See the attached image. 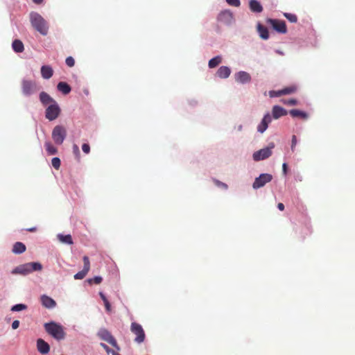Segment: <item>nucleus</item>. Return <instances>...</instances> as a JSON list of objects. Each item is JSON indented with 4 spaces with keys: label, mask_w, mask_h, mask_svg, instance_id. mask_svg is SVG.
<instances>
[{
    "label": "nucleus",
    "mask_w": 355,
    "mask_h": 355,
    "mask_svg": "<svg viewBox=\"0 0 355 355\" xmlns=\"http://www.w3.org/2000/svg\"><path fill=\"white\" fill-rule=\"evenodd\" d=\"M218 20L223 24H230L233 20L232 13L230 10H224L220 12Z\"/></svg>",
    "instance_id": "nucleus-12"
},
{
    "label": "nucleus",
    "mask_w": 355,
    "mask_h": 355,
    "mask_svg": "<svg viewBox=\"0 0 355 355\" xmlns=\"http://www.w3.org/2000/svg\"><path fill=\"white\" fill-rule=\"evenodd\" d=\"M82 150L86 154L89 153V152H90V147H89V144H83L82 145Z\"/></svg>",
    "instance_id": "nucleus-43"
},
{
    "label": "nucleus",
    "mask_w": 355,
    "mask_h": 355,
    "mask_svg": "<svg viewBox=\"0 0 355 355\" xmlns=\"http://www.w3.org/2000/svg\"><path fill=\"white\" fill-rule=\"evenodd\" d=\"M272 118L269 113L264 115L262 121L257 127L258 132L263 133L268 127V124L271 122Z\"/></svg>",
    "instance_id": "nucleus-14"
},
{
    "label": "nucleus",
    "mask_w": 355,
    "mask_h": 355,
    "mask_svg": "<svg viewBox=\"0 0 355 355\" xmlns=\"http://www.w3.org/2000/svg\"><path fill=\"white\" fill-rule=\"evenodd\" d=\"M26 308H27L26 305L23 304H18L14 305L11 308V311H21L26 309Z\"/></svg>",
    "instance_id": "nucleus-34"
},
{
    "label": "nucleus",
    "mask_w": 355,
    "mask_h": 355,
    "mask_svg": "<svg viewBox=\"0 0 355 355\" xmlns=\"http://www.w3.org/2000/svg\"><path fill=\"white\" fill-rule=\"evenodd\" d=\"M227 3L232 6L239 7L241 4L240 0H226Z\"/></svg>",
    "instance_id": "nucleus-41"
},
{
    "label": "nucleus",
    "mask_w": 355,
    "mask_h": 355,
    "mask_svg": "<svg viewBox=\"0 0 355 355\" xmlns=\"http://www.w3.org/2000/svg\"><path fill=\"white\" fill-rule=\"evenodd\" d=\"M57 88L60 92H61L63 94L65 95L68 94L71 90V88L69 86V85H68L65 82H60L57 85Z\"/></svg>",
    "instance_id": "nucleus-25"
},
{
    "label": "nucleus",
    "mask_w": 355,
    "mask_h": 355,
    "mask_svg": "<svg viewBox=\"0 0 355 355\" xmlns=\"http://www.w3.org/2000/svg\"><path fill=\"white\" fill-rule=\"evenodd\" d=\"M288 114L286 110L279 105H274L272 109V117L275 119L286 116Z\"/></svg>",
    "instance_id": "nucleus-16"
},
{
    "label": "nucleus",
    "mask_w": 355,
    "mask_h": 355,
    "mask_svg": "<svg viewBox=\"0 0 355 355\" xmlns=\"http://www.w3.org/2000/svg\"><path fill=\"white\" fill-rule=\"evenodd\" d=\"M51 164H52V166L55 169H59V168L60 167V164H61V162H60V158H58V157H53L52 159V160H51Z\"/></svg>",
    "instance_id": "nucleus-35"
},
{
    "label": "nucleus",
    "mask_w": 355,
    "mask_h": 355,
    "mask_svg": "<svg viewBox=\"0 0 355 355\" xmlns=\"http://www.w3.org/2000/svg\"><path fill=\"white\" fill-rule=\"evenodd\" d=\"M53 74V70L49 65H44L41 67V75L44 79H49Z\"/></svg>",
    "instance_id": "nucleus-20"
},
{
    "label": "nucleus",
    "mask_w": 355,
    "mask_h": 355,
    "mask_svg": "<svg viewBox=\"0 0 355 355\" xmlns=\"http://www.w3.org/2000/svg\"><path fill=\"white\" fill-rule=\"evenodd\" d=\"M83 260L84 263L83 269L74 275V279H83L87 275L90 269V262L88 257L84 256Z\"/></svg>",
    "instance_id": "nucleus-11"
},
{
    "label": "nucleus",
    "mask_w": 355,
    "mask_h": 355,
    "mask_svg": "<svg viewBox=\"0 0 355 355\" xmlns=\"http://www.w3.org/2000/svg\"><path fill=\"white\" fill-rule=\"evenodd\" d=\"M269 96L271 98H273V97H278V96H282V92H281V89L280 90H278V91H270L269 92Z\"/></svg>",
    "instance_id": "nucleus-39"
},
{
    "label": "nucleus",
    "mask_w": 355,
    "mask_h": 355,
    "mask_svg": "<svg viewBox=\"0 0 355 355\" xmlns=\"http://www.w3.org/2000/svg\"><path fill=\"white\" fill-rule=\"evenodd\" d=\"M284 15L291 22L295 23L297 21V17L295 14L286 12Z\"/></svg>",
    "instance_id": "nucleus-33"
},
{
    "label": "nucleus",
    "mask_w": 355,
    "mask_h": 355,
    "mask_svg": "<svg viewBox=\"0 0 355 355\" xmlns=\"http://www.w3.org/2000/svg\"><path fill=\"white\" fill-rule=\"evenodd\" d=\"M103 279L100 276L94 277V278L87 279V282L89 284H92V283H94L96 284H99L101 283Z\"/></svg>",
    "instance_id": "nucleus-36"
},
{
    "label": "nucleus",
    "mask_w": 355,
    "mask_h": 355,
    "mask_svg": "<svg viewBox=\"0 0 355 355\" xmlns=\"http://www.w3.org/2000/svg\"><path fill=\"white\" fill-rule=\"evenodd\" d=\"M281 101L284 104L289 105H295L297 104V101L295 99H293V98L289 99V100L282 99V100H281Z\"/></svg>",
    "instance_id": "nucleus-40"
},
{
    "label": "nucleus",
    "mask_w": 355,
    "mask_h": 355,
    "mask_svg": "<svg viewBox=\"0 0 355 355\" xmlns=\"http://www.w3.org/2000/svg\"><path fill=\"white\" fill-rule=\"evenodd\" d=\"M99 295H100L101 298L102 299V300L103 301V302L108 301L107 297H105V295L102 292L99 293Z\"/></svg>",
    "instance_id": "nucleus-48"
},
{
    "label": "nucleus",
    "mask_w": 355,
    "mask_h": 355,
    "mask_svg": "<svg viewBox=\"0 0 355 355\" xmlns=\"http://www.w3.org/2000/svg\"><path fill=\"white\" fill-rule=\"evenodd\" d=\"M257 31L259 33V36L263 39L267 40L269 37L268 31L266 27L263 26L261 24H258L257 25Z\"/></svg>",
    "instance_id": "nucleus-26"
},
{
    "label": "nucleus",
    "mask_w": 355,
    "mask_h": 355,
    "mask_svg": "<svg viewBox=\"0 0 355 355\" xmlns=\"http://www.w3.org/2000/svg\"><path fill=\"white\" fill-rule=\"evenodd\" d=\"M104 304H105L106 311L107 312H110L112 309H111V304L109 302V301H106L105 302H104Z\"/></svg>",
    "instance_id": "nucleus-45"
},
{
    "label": "nucleus",
    "mask_w": 355,
    "mask_h": 355,
    "mask_svg": "<svg viewBox=\"0 0 355 355\" xmlns=\"http://www.w3.org/2000/svg\"><path fill=\"white\" fill-rule=\"evenodd\" d=\"M291 116L296 118L299 117L302 119H308V114L305 112L301 111L300 110H291L289 112Z\"/></svg>",
    "instance_id": "nucleus-23"
},
{
    "label": "nucleus",
    "mask_w": 355,
    "mask_h": 355,
    "mask_svg": "<svg viewBox=\"0 0 355 355\" xmlns=\"http://www.w3.org/2000/svg\"><path fill=\"white\" fill-rule=\"evenodd\" d=\"M112 355H121L115 352H112Z\"/></svg>",
    "instance_id": "nucleus-54"
},
{
    "label": "nucleus",
    "mask_w": 355,
    "mask_h": 355,
    "mask_svg": "<svg viewBox=\"0 0 355 355\" xmlns=\"http://www.w3.org/2000/svg\"><path fill=\"white\" fill-rule=\"evenodd\" d=\"M235 80L238 83L245 84L251 81V76L248 72L241 71L235 74Z\"/></svg>",
    "instance_id": "nucleus-13"
},
{
    "label": "nucleus",
    "mask_w": 355,
    "mask_h": 355,
    "mask_svg": "<svg viewBox=\"0 0 355 355\" xmlns=\"http://www.w3.org/2000/svg\"><path fill=\"white\" fill-rule=\"evenodd\" d=\"M37 349L40 354H46L50 351V346L43 339L38 338L37 340Z\"/></svg>",
    "instance_id": "nucleus-15"
},
{
    "label": "nucleus",
    "mask_w": 355,
    "mask_h": 355,
    "mask_svg": "<svg viewBox=\"0 0 355 355\" xmlns=\"http://www.w3.org/2000/svg\"><path fill=\"white\" fill-rule=\"evenodd\" d=\"M44 146L49 155H55L58 153L57 148L51 142H46Z\"/></svg>",
    "instance_id": "nucleus-30"
},
{
    "label": "nucleus",
    "mask_w": 355,
    "mask_h": 355,
    "mask_svg": "<svg viewBox=\"0 0 355 355\" xmlns=\"http://www.w3.org/2000/svg\"><path fill=\"white\" fill-rule=\"evenodd\" d=\"M267 22L272 27L274 30L279 33L284 34L287 32L286 25L284 21L268 19Z\"/></svg>",
    "instance_id": "nucleus-8"
},
{
    "label": "nucleus",
    "mask_w": 355,
    "mask_h": 355,
    "mask_svg": "<svg viewBox=\"0 0 355 355\" xmlns=\"http://www.w3.org/2000/svg\"><path fill=\"white\" fill-rule=\"evenodd\" d=\"M272 180V175L269 173H262L258 178H256L252 187L254 189H259L266 185V183L270 182Z\"/></svg>",
    "instance_id": "nucleus-7"
},
{
    "label": "nucleus",
    "mask_w": 355,
    "mask_h": 355,
    "mask_svg": "<svg viewBox=\"0 0 355 355\" xmlns=\"http://www.w3.org/2000/svg\"><path fill=\"white\" fill-rule=\"evenodd\" d=\"M282 170H283V173L286 175L287 173V164L286 163L283 164Z\"/></svg>",
    "instance_id": "nucleus-50"
},
{
    "label": "nucleus",
    "mask_w": 355,
    "mask_h": 355,
    "mask_svg": "<svg viewBox=\"0 0 355 355\" xmlns=\"http://www.w3.org/2000/svg\"><path fill=\"white\" fill-rule=\"evenodd\" d=\"M46 332L53 338L61 340L65 338L66 333L64 327L55 322H46L44 324Z\"/></svg>",
    "instance_id": "nucleus-2"
},
{
    "label": "nucleus",
    "mask_w": 355,
    "mask_h": 355,
    "mask_svg": "<svg viewBox=\"0 0 355 355\" xmlns=\"http://www.w3.org/2000/svg\"><path fill=\"white\" fill-rule=\"evenodd\" d=\"M26 250V245L21 242H16L12 247V252L14 254H21Z\"/></svg>",
    "instance_id": "nucleus-22"
},
{
    "label": "nucleus",
    "mask_w": 355,
    "mask_h": 355,
    "mask_svg": "<svg viewBox=\"0 0 355 355\" xmlns=\"http://www.w3.org/2000/svg\"><path fill=\"white\" fill-rule=\"evenodd\" d=\"M297 87L295 85H291L281 89L282 95H288L295 93L297 91Z\"/></svg>",
    "instance_id": "nucleus-31"
},
{
    "label": "nucleus",
    "mask_w": 355,
    "mask_h": 355,
    "mask_svg": "<svg viewBox=\"0 0 355 355\" xmlns=\"http://www.w3.org/2000/svg\"><path fill=\"white\" fill-rule=\"evenodd\" d=\"M130 330L132 333L136 336V338H135V342L141 343L144 341L146 337L145 332L141 324L135 322H132Z\"/></svg>",
    "instance_id": "nucleus-5"
},
{
    "label": "nucleus",
    "mask_w": 355,
    "mask_h": 355,
    "mask_svg": "<svg viewBox=\"0 0 355 355\" xmlns=\"http://www.w3.org/2000/svg\"><path fill=\"white\" fill-rule=\"evenodd\" d=\"M65 62L66 64L69 67H73L75 64V60L71 56L67 57L66 58Z\"/></svg>",
    "instance_id": "nucleus-38"
},
{
    "label": "nucleus",
    "mask_w": 355,
    "mask_h": 355,
    "mask_svg": "<svg viewBox=\"0 0 355 355\" xmlns=\"http://www.w3.org/2000/svg\"><path fill=\"white\" fill-rule=\"evenodd\" d=\"M101 346L106 351L107 354H110L111 352L112 353V352H114L105 343H101Z\"/></svg>",
    "instance_id": "nucleus-44"
},
{
    "label": "nucleus",
    "mask_w": 355,
    "mask_h": 355,
    "mask_svg": "<svg viewBox=\"0 0 355 355\" xmlns=\"http://www.w3.org/2000/svg\"><path fill=\"white\" fill-rule=\"evenodd\" d=\"M59 241L63 243L71 245L73 243L72 237L70 234L63 235L62 234H59L57 236Z\"/></svg>",
    "instance_id": "nucleus-28"
},
{
    "label": "nucleus",
    "mask_w": 355,
    "mask_h": 355,
    "mask_svg": "<svg viewBox=\"0 0 355 355\" xmlns=\"http://www.w3.org/2000/svg\"><path fill=\"white\" fill-rule=\"evenodd\" d=\"M60 108L57 103L51 104L48 106L45 111V116L49 121L56 119L60 114Z\"/></svg>",
    "instance_id": "nucleus-6"
},
{
    "label": "nucleus",
    "mask_w": 355,
    "mask_h": 355,
    "mask_svg": "<svg viewBox=\"0 0 355 355\" xmlns=\"http://www.w3.org/2000/svg\"><path fill=\"white\" fill-rule=\"evenodd\" d=\"M98 336L101 339L107 342L113 347H117L116 340L107 329H101L98 331Z\"/></svg>",
    "instance_id": "nucleus-10"
},
{
    "label": "nucleus",
    "mask_w": 355,
    "mask_h": 355,
    "mask_svg": "<svg viewBox=\"0 0 355 355\" xmlns=\"http://www.w3.org/2000/svg\"><path fill=\"white\" fill-rule=\"evenodd\" d=\"M31 272V268H30L28 263L23 264V265H20V266H17V268H15L12 271V274H20V275H26Z\"/></svg>",
    "instance_id": "nucleus-17"
},
{
    "label": "nucleus",
    "mask_w": 355,
    "mask_h": 355,
    "mask_svg": "<svg viewBox=\"0 0 355 355\" xmlns=\"http://www.w3.org/2000/svg\"><path fill=\"white\" fill-rule=\"evenodd\" d=\"M67 136L66 128L62 125H56L52 131V139L58 145L63 143Z\"/></svg>",
    "instance_id": "nucleus-3"
},
{
    "label": "nucleus",
    "mask_w": 355,
    "mask_h": 355,
    "mask_svg": "<svg viewBox=\"0 0 355 355\" xmlns=\"http://www.w3.org/2000/svg\"><path fill=\"white\" fill-rule=\"evenodd\" d=\"M275 147L274 143L269 144L267 148H262L253 153V159L256 162L268 158L272 155V149Z\"/></svg>",
    "instance_id": "nucleus-4"
},
{
    "label": "nucleus",
    "mask_w": 355,
    "mask_h": 355,
    "mask_svg": "<svg viewBox=\"0 0 355 355\" xmlns=\"http://www.w3.org/2000/svg\"><path fill=\"white\" fill-rule=\"evenodd\" d=\"M99 295H100L101 298L102 299V300L103 301V302L108 301L107 297H105V295L102 292L99 293Z\"/></svg>",
    "instance_id": "nucleus-49"
},
{
    "label": "nucleus",
    "mask_w": 355,
    "mask_h": 355,
    "mask_svg": "<svg viewBox=\"0 0 355 355\" xmlns=\"http://www.w3.org/2000/svg\"><path fill=\"white\" fill-rule=\"evenodd\" d=\"M33 1L36 4H40L43 0H33Z\"/></svg>",
    "instance_id": "nucleus-53"
},
{
    "label": "nucleus",
    "mask_w": 355,
    "mask_h": 355,
    "mask_svg": "<svg viewBox=\"0 0 355 355\" xmlns=\"http://www.w3.org/2000/svg\"><path fill=\"white\" fill-rule=\"evenodd\" d=\"M30 21L32 26L42 35H46L49 31L47 21L37 12L30 14Z\"/></svg>",
    "instance_id": "nucleus-1"
},
{
    "label": "nucleus",
    "mask_w": 355,
    "mask_h": 355,
    "mask_svg": "<svg viewBox=\"0 0 355 355\" xmlns=\"http://www.w3.org/2000/svg\"><path fill=\"white\" fill-rule=\"evenodd\" d=\"M31 272L33 271H40L42 269V266L38 262H30L28 263Z\"/></svg>",
    "instance_id": "nucleus-32"
},
{
    "label": "nucleus",
    "mask_w": 355,
    "mask_h": 355,
    "mask_svg": "<svg viewBox=\"0 0 355 355\" xmlns=\"http://www.w3.org/2000/svg\"><path fill=\"white\" fill-rule=\"evenodd\" d=\"M213 181L217 187H220L223 189H227L228 186L227 184L222 182L216 179H214Z\"/></svg>",
    "instance_id": "nucleus-37"
},
{
    "label": "nucleus",
    "mask_w": 355,
    "mask_h": 355,
    "mask_svg": "<svg viewBox=\"0 0 355 355\" xmlns=\"http://www.w3.org/2000/svg\"><path fill=\"white\" fill-rule=\"evenodd\" d=\"M12 46L13 50L17 53H21L24 50V44L19 40H15L12 42Z\"/></svg>",
    "instance_id": "nucleus-27"
},
{
    "label": "nucleus",
    "mask_w": 355,
    "mask_h": 355,
    "mask_svg": "<svg viewBox=\"0 0 355 355\" xmlns=\"http://www.w3.org/2000/svg\"><path fill=\"white\" fill-rule=\"evenodd\" d=\"M73 153L75 154H76L78 156L80 155V150H79L78 146L77 145H76V144L73 145Z\"/></svg>",
    "instance_id": "nucleus-47"
},
{
    "label": "nucleus",
    "mask_w": 355,
    "mask_h": 355,
    "mask_svg": "<svg viewBox=\"0 0 355 355\" xmlns=\"http://www.w3.org/2000/svg\"><path fill=\"white\" fill-rule=\"evenodd\" d=\"M250 8L254 12H261L263 10V7L257 0H251L250 1Z\"/></svg>",
    "instance_id": "nucleus-24"
},
{
    "label": "nucleus",
    "mask_w": 355,
    "mask_h": 355,
    "mask_svg": "<svg viewBox=\"0 0 355 355\" xmlns=\"http://www.w3.org/2000/svg\"><path fill=\"white\" fill-rule=\"evenodd\" d=\"M277 207L278 209L280 210V211H284V205L283 203L282 202H279L278 203L277 205Z\"/></svg>",
    "instance_id": "nucleus-51"
},
{
    "label": "nucleus",
    "mask_w": 355,
    "mask_h": 355,
    "mask_svg": "<svg viewBox=\"0 0 355 355\" xmlns=\"http://www.w3.org/2000/svg\"><path fill=\"white\" fill-rule=\"evenodd\" d=\"M296 145H297V137H296L295 135H293L292 141H291V150H292V151H294Z\"/></svg>",
    "instance_id": "nucleus-42"
},
{
    "label": "nucleus",
    "mask_w": 355,
    "mask_h": 355,
    "mask_svg": "<svg viewBox=\"0 0 355 355\" xmlns=\"http://www.w3.org/2000/svg\"><path fill=\"white\" fill-rule=\"evenodd\" d=\"M40 100L44 105H46L50 103L53 104L56 103V101L45 92H42L40 94Z\"/></svg>",
    "instance_id": "nucleus-19"
},
{
    "label": "nucleus",
    "mask_w": 355,
    "mask_h": 355,
    "mask_svg": "<svg viewBox=\"0 0 355 355\" xmlns=\"http://www.w3.org/2000/svg\"><path fill=\"white\" fill-rule=\"evenodd\" d=\"M41 303L44 307L47 309H52L56 306L55 301L46 295L41 296Z\"/></svg>",
    "instance_id": "nucleus-18"
},
{
    "label": "nucleus",
    "mask_w": 355,
    "mask_h": 355,
    "mask_svg": "<svg viewBox=\"0 0 355 355\" xmlns=\"http://www.w3.org/2000/svg\"><path fill=\"white\" fill-rule=\"evenodd\" d=\"M222 62V58L220 55H217L213 58H211L209 61V68H214L217 67L220 62Z\"/></svg>",
    "instance_id": "nucleus-29"
},
{
    "label": "nucleus",
    "mask_w": 355,
    "mask_h": 355,
    "mask_svg": "<svg viewBox=\"0 0 355 355\" xmlns=\"http://www.w3.org/2000/svg\"><path fill=\"white\" fill-rule=\"evenodd\" d=\"M231 73V69L228 67L221 66L217 71L216 74L220 78H227Z\"/></svg>",
    "instance_id": "nucleus-21"
},
{
    "label": "nucleus",
    "mask_w": 355,
    "mask_h": 355,
    "mask_svg": "<svg viewBox=\"0 0 355 355\" xmlns=\"http://www.w3.org/2000/svg\"><path fill=\"white\" fill-rule=\"evenodd\" d=\"M23 94L30 96L37 91V85L35 81L24 80L21 83Z\"/></svg>",
    "instance_id": "nucleus-9"
},
{
    "label": "nucleus",
    "mask_w": 355,
    "mask_h": 355,
    "mask_svg": "<svg viewBox=\"0 0 355 355\" xmlns=\"http://www.w3.org/2000/svg\"><path fill=\"white\" fill-rule=\"evenodd\" d=\"M19 326V320H14L12 324V328L13 329H16Z\"/></svg>",
    "instance_id": "nucleus-46"
},
{
    "label": "nucleus",
    "mask_w": 355,
    "mask_h": 355,
    "mask_svg": "<svg viewBox=\"0 0 355 355\" xmlns=\"http://www.w3.org/2000/svg\"><path fill=\"white\" fill-rule=\"evenodd\" d=\"M36 230H37V227H35L27 229V231L31 232H35Z\"/></svg>",
    "instance_id": "nucleus-52"
}]
</instances>
